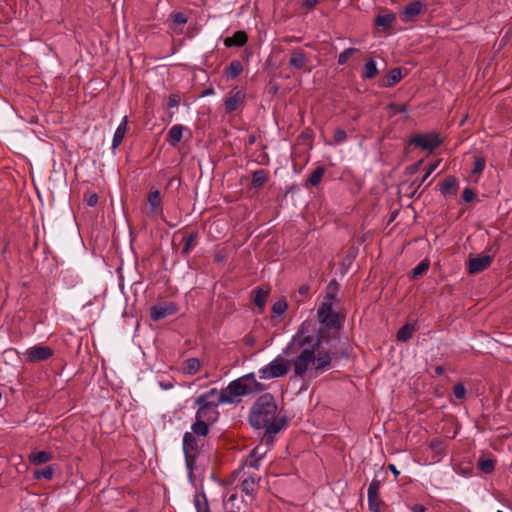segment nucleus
<instances>
[{
  "label": "nucleus",
  "mask_w": 512,
  "mask_h": 512,
  "mask_svg": "<svg viewBox=\"0 0 512 512\" xmlns=\"http://www.w3.org/2000/svg\"><path fill=\"white\" fill-rule=\"evenodd\" d=\"M318 349L313 345L308 346L300 351L297 357L293 360L294 373L298 377H303L308 371L309 367L314 366V352Z\"/></svg>",
  "instance_id": "nucleus-7"
},
{
  "label": "nucleus",
  "mask_w": 512,
  "mask_h": 512,
  "mask_svg": "<svg viewBox=\"0 0 512 512\" xmlns=\"http://www.w3.org/2000/svg\"><path fill=\"white\" fill-rule=\"evenodd\" d=\"M325 167L324 166H318L316 167L313 172L310 174V176L307 179V184L313 187H316L320 184L323 175L325 173Z\"/></svg>",
  "instance_id": "nucleus-37"
},
{
  "label": "nucleus",
  "mask_w": 512,
  "mask_h": 512,
  "mask_svg": "<svg viewBox=\"0 0 512 512\" xmlns=\"http://www.w3.org/2000/svg\"><path fill=\"white\" fill-rule=\"evenodd\" d=\"M243 342H244V344L246 346L252 347V346L255 345L256 339H255V337L253 335L247 334V335L244 336Z\"/></svg>",
  "instance_id": "nucleus-58"
},
{
  "label": "nucleus",
  "mask_w": 512,
  "mask_h": 512,
  "mask_svg": "<svg viewBox=\"0 0 512 512\" xmlns=\"http://www.w3.org/2000/svg\"><path fill=\"white\" fill-rule=\"evenodd\" d=\"M254 293V304L259 308H263L269 296V289L265 287H257L254 290Z\"/></svg>",
  "instance_id": "nucleus-35"
},
{
  "label": "nucleus",
  "mask_w": 512,
  "mask_h": 512,
  "mask_svg": "<svg viewBox=\"0 0 512 512\" xmlns=\"http://www.w3.org/2000/svg\"><path fill=\"white\" fill-rule=\"evenodd\" d=\"M337 292H338V283L335 280H333L326 287L325 301H330L333 304V301L336 298Z\"/></svg>",
  "instance_id": "nucleus-42"
},
{
  "label": "nucleus",
  "mask_w": 512,
  "mask_h": 512,
  "mask_svg": "<svg viewBox=\"0 0 512 512\" xmlns=\"http://www.w3.org/2000/svg\"><path fill=\"white\" fill-rule=\"evenodd\" d=\"M380 487L381 482L377 479H373L369 484L367 497H368V506L371 512H381V506L383 505V501L380 498Z\"/></svg>",
  "instance_id": "nucleus-9"
},
{
  "label": "nucleus",
  "mask_w": 512,
  "mask_h": 512,
  "mask_svg": "<svg viewBox=\"0 0 512 512\" xmlns=\"http://www.w3.org/2000/svg\"><path fill=\"white\" fill-rule=\"evenodd\" d=\"M493 256L480 255L472 257L468 260V273L471 275L478 274L486 270L492 263Z\"/></svg>",
  "instance_id": "nucleus-15"
},
{
  "label": "nucleus",
  "mask_w": 512,
  "mask_h": 512,
  "mask_svg": "<svg viewBox=\"0 0 512 512\" xmlns=\"http://www.w3.org/2000/svg\"><path fill=\"white\" fill-rule=\"evenodd\" d=\"M248 41V35L245 31H237L231 37L224 38L223 42L227 48L243 47Z\"/></svg>",
  "instance_id": "nucleus-19"
},
{
  "label": "nucleus",
  "mask_w": 512,
  "mask_h": 512,
  "mask_svg": "<svg viewBox=\"0 0 512 512\" xmlns=\"http://www.w3.org/2000/svg\"><path fill=\"white\" fill-rule=\"evenodd\" d=\"M310 293V286L307 284H303L298 288V294L301 296L300 299H297L298 301H302L305 299Z\"/></svg>",
  "instance_id": "nucleus-54"
},
{
  "label": "nucleus",
  "mask_w": 512,
  "mask_h": 512,
  "mask_svg": "<svg viewBox=\"0 0 512 512\" xmlns=\"http://www.w3.org/2000/svg\"><path fill=\"white\" fill-rule=\"evenodd\" d=\"M205 445V439L195 436L193 433H184L183 452L185 456L186 468L191 475L198 455L202 452Z\"/></svg>",
  "instance_id": "nucleus-4"
},
{
  "label": "nucleus",
  "mask_w": 512,
  "mask_h": 512,
  "mask_svg": "<svg viewBox=\"0 0 512 512\" xmlns=\"http://www.w3.org/2000/svg\"><path fill=\"white\" fill-rule=\"evenodd\" d=\"M288 371L289 363L282 356H277L269 364L259 369L258 374L261 380H268L283 377Z\"/></svg>",
  "instance_id": "nucleus-6"
},
{
  "label": "nucleus",
  "mask_w": 512,
  "mask_h": 512,
  "mask_svg": "<svg viewBox=\"0 0 512 512\" xmlns=\"http://www.w3.org/2000/svg\"><path fill=\"white\" fill-rule=\"evenodd\" d=\"M396 21V16L393 13L378 15L374 21L375 25L379 27H383L384 30L391 29L394 22Z\"/></svg>",
  "instance_id": "nucleus-31"
},
{
  "label": "nucleus",
  "mask_w": 512,
  "mask_h": 512,
  "mask_svg": "<svg viewBox=\"0 0 512 512\" xmlns=\"http://www.w3.org/2000/svg\"><path fill=\"white\" fill-rule=\"evenodd\" d=\"M147 201L150 206V214L156 215L161 209L162 197L158 189L152 188L147 196Z\"/></svg>",
  "instance_id": "nucleus-23"
},
{
  "label": "nucleus",
  "mask_w": 512,
  "mask_h": 512,
  "mask_svg": "<svg viewBox=\"0 0 512 512\" xmlns=\"http://www.w3.org/2000/svg\"><path fill=\"white\" fill-rule=\"evenodd\" d=\"M346 139H347V134H346L345 130H343L341 128H338L335 130L333 144H336V145L341 144Z\"/></svg>",
  "instance_id": "nucleus-49"
},
{
  "label": "nucleus",
  "mask_w": 512,
  "mask_h": 512,
  "mask_svg": "<svg viewBox=\"0 0 512 512\" xmlns=\"http://www.w3.org/2000/svg\"><path fill=\"white\" fill-rule=\"evenodd\" d=\"M426 10V4L420 0L413 1L406 5L400 13L403 22L413 21L418 15Z\"/></svg>",
  "instance_id": "nucleus-16"
},
{
  "label": "nucleus",
  "mask_w": 512,
  "mask_h": 512,
  "mask_svg": "<svg viewBox=\"0 0 512 512\" xmlns=\"http://www.w3.org/2000/svg\"><path fill=\"white\" fill-rule=\"evenodd\" d=\"M359 52H360V50L358 48H354V47H350V48L345 49L338 56V64L339 65H345L352 55H354L356 53H359Z\"/></svg>",
  "instance_id": "nucleus-44"
},
{
  "label": "nucleus",
  "mask_w": 512,
  "mask_h": 512,
  "mask_svg": "<svg viewBox=\"0 0 512 512\" xmlns=\"http://www.w3.org/2000/svg\"><path fill=\"white\" fill-rule=\"evenodd\" d=\"M268 181V173L264 169L255 170L252 173L251 187L255 189L262 188Z\"/></svg>",
  "instance_id": "nucleus-27"
},
{
  "label": "nucleus",
  "mask_w": 512,
  "mask_h": 512,
  "mask_svg": "<svg viewBox=\"0 0 512 512\" xmlns=\"http://www.w3.org/2000/svg\"><path fill=\"white\" fill-rule=\"evenodd\" d=\"M317 318L322 327L333 328L335 335L339 332L344 323L345 317L333 310L330 301H324L317 310Z\"/></svg>",
  "instance_id": "nucleus-5"
},
{
  "label": "nucleus",
  "mask_w": 512,
  "mask_h": 512,
  "mask_svg": "<svg viewBox=\"0 0 512 512\" xmlns=\"http://www.w3.org/2000/svg\"><path fill=\"white\" fill-rule=\"evenodd\" d=\"M182 241L184 242V247L181 254L187 256L197 245L198 232H191L189 235L183 237Z\"/></svg>",
  "instance_id": "nucleus-28"
},
{
  "label": "nucleus",
  "mask_w": 512,
  "mask_h": 512,
  "mask_svg": "<svg viewBox=\"0 0 512 512\" xmlns=\"http://www.w3.org/2000/svg\"><path fill=\"white\" fill-rule=\"evenodd\" d=\"M476 194L474 190L470 187H467L463 190L462 198L464 202L469 203L475 198Z\"/></svg>",
  "instance_id": "nucleus-52"
},
{
  "label": "nucleus",
  "mask_w": 512,
  "mask_h": 512,
  "mask_svg": "<svg viewBox=\"0 0 512 512\" xmlns=\"http://www.w3.org/2000/svg\"><path fill=\"white\" fill-rule=\"evenodd\" d=\"M389 108L391 110H393V112L395 114H401V113H406L407 112V107L406 105H400V104H396V103H391L389 105Z\"/></svg>",
  "instance_id": "nucleus-55"
},
{
  "label": "nucleus",
  "mask_w": 512,
  "mask_h": 512,
  "mask_svg": "<svg viewBox=\"0 0 512 512\" xmlns=\"http://www.w3.org/2000/svg\"><path fill=\"white\" fill-rule=\"evenodd\" d=\"M511 36H512V34L509 33V30H508L507 33L504 35V37L501 39V44L505 45L508 42L509 37H511Z\"/></svg>",
  "instance_id": "nucleus-64"
},
{
  "label": "nucleus",
  "mask_w": 512,
  "mask_h": 512,
  "mask_svg": "<svg viewBox=\"0 0 512 512\" xmlns=\"http://www.w3.org/2000/svg\"><path fill=\"white\" fill-rule=\"evenodd\" d=\"M318 2L319 0H304L301 6L307 10H312Z\"/></svg>",
  "instance_id": "nucleus-57"
},
{
  "label": "nucleus",
  "mask_w": 512,
  "mask_h": 512,
  "mask_svg": "<svg viewBox=\"0 0 512 512\" xmlns=\"http://www.w3.org/2000/svg\"><path fill=\"white\" fill-rule=\"evenodd\" d=\"M496 460L492 457H487L485 455H482L477 460V468L485 473V474H491L495 470Z\"/></svg>",
  "instance_id": "nucleus-25"
},
{
  "label": "nucleus",
  "mask_w": 512,
  "mask_h": 512,
  "mask_svg": "<svg viewBox=\"0 0 512 512\" xmlns=\"http://www.w3.org/2000/svg\"><path fill=\"white\" fill-rule=\"evenodd\" d=\"M187 130L181 124L173 125L168 131L166 141L172 146L176 147L183 138V132Z\"/></svg>",
  "instance_id": "nucleus-22"
},
{
  "label": "nucleus",
  "mask_w": 512,
  "mask_h": 512,
  "mask_svg": "<svg viewBox=\"0 0 512 512\" xmlns=\"http://www.w3.org/2000/svg\"><path fill=\"white\" fill-rule=\"evenodd\" d=\"M332 356L328 351H319L314 353V366L311 367V371H324L331 366Z\"/></svg>",
  "instance_id": "nucleus-18"
},
{
  "label": "nucleus",
  "mask_w": 512,
  "mask_h": 512,
  "mask_svg": "<svg viewBox=\"0 0 512 512\" xmlns=\"http://www.w3.org/2000/svg\"><path fill=\"white\" fill-rule=\"evenodd\" d=\"M180 100H181V98H180L179 94H170L168 97V103H167L168 108L177 107L180 103Z\"/></svg>",
  "instance_id": "nucleus-53"
},
{
  "label": "nucleus",
  "mask_w": 512,
  "mask_h": 512,
  "mask_svg": "<svg viewBox=\"0 0 512 512\" xmlns=\"http://www.w3.org/2000/svg\"><path fill=\"white\" fill-rule=\"evenodd\" d=\"M486 166V160L484 157L475 156L473 162V169L471 171L472 175H480Z\"/></svg>",
  "instance_id": "nucleus-43"
},
{
  "label": "nucleus",
  "mask_w": 512,
  "mask_h": 512,
  "mask_svg": "<svg viewBox=\"0 0 512 512\" xmlns=\"http://www.w3.org/2000/svg\"><path fill=\"white\" fill-rule=\"evenodd\" d=\"M243 72V65L239 60H233L224 69V74L228 79H235Z\"/></svg>",
  "instance_id": "nucleus-29"
},
{
  "label": "nucleus",
  "mask_w": 512,
  "mask_h": 512,
  "mask_svg": "<svg viewBox=\"0 0 512 512\" xmlns=\"http://www.w3.org/2000/svg\"><path fill=\"white\" fill-rule=\"evenodd\" d=\"M220 404L226 403L220 401V391H218V389L212 388L209 391L200 394L194 401V406L198 407L195 419L204 421L208 424H213L219 417L217 408Z\"/></svg>",
  "instance_id": "nucleus-3"
},
{
  "label": "nucleus",
  "mask_w": 512,
  "mask_h": 512,
  "mask_svg": "<svg viewBox=\"0 0 512 512\" xmlns=\"http://www.w3.org/2000/svg\"><path fill=\"white\" fill-rule=\"evenodd\" d=\"M440 163V160H437L435 161L434 163H431L427 168H426V173L425 175L422 177L420 183L418 184V187H420L425 181L426 179L437 169L438 165Z\"/></svg>",
  "instance_id": "nucleus-50"
},
{
  "label": "nucleus",
  "mask_w": 512,
  "mask_h": 512,
  "mask_svg": "<svg viewBox=\"0 0 512 512\" xmlns=\"http://www.w3.org/2000/svg\"><path fill=\"white\" fill-rule=\"evenodd\" d=\"M453 393L457 399L462 400L465 398L466 388L462 383H457L453 386Z\"/></svg>",
  "instance_id": "nucleus-48"
},
{
  "label": "nucleus",
  "mask_w": 512,
  "mask_h": 512,
  "mask_svg": "<svg viewBox=\"0 0 512 512\" xmlns=\"http://www.w3.org/2000/svg\"><path fill=\"white\" fill-rule=\"evenodd\" d=\"M128 129V119L125 116L117 127L112 140V149H116L123 141Z\"/></svg>",
  "instance_id": "nucleus-24"
},
{
  "label": "nucleus",
  "mask_w": 512,
  "mask_h": 512,
  "mask_svg": "<svg viewBox=\"0 0 512 512\" xmlns=\"http://www.w3.org/2000/svg\"><path fill=\"white\" fill-rule=\"evenodd\" d=\"M54 467L49 465V466H46L42 469H37L33 472V478L35 480H51L53 478V475H54Z\"/></svg>",
  "instance_id": "nucleus-38"
},
{
  "label": "nucleus",
  "mask_w": 512,
  "mask_h": 512,
  "mask_svg": "<svg viewBox=\"0 0 512 512\" xmlns=\"http://www.w3.org/2000/svg\"><path fill=\"white\" fill-rule=\"evenodd\" d=\"M407 507L409 508V510L411 512H426L427 511V508L424 505L418 504V503L409 504V505H407Z\"/></svg>",
  "instance_id": "nucleus-56"
},
{
  "label": "nucleus",
  "mask_w": 512,
  "mask_h": 512,
  "mask_svg": "<svg viewBox=\"0 0 512 512\" xmlns=\"http://www.w3.org/2000/svg\"><path fill=\"white\" fill-rule=\"evenodd\" d=\"M194 505L197 512H210L208 500L204 492H197L195 494Z\"/></svg>",
  "instance_id": "nucleus-33"
},
{
  "label": "nucleus",
  "mask_w": 512,
  "mask_h": 512,
  "mask_svg": "<svg viewBox=\"0 0 512 512\" xmlns=\"http://www.w3.org/2000/svg\"><path fill=\"white\" fill-rule=\"evenodd\" d=\"M209 425L210 424L204 421L195 419V422L191 425V431L189 433H193L195 436L205 439L210 431Z\"/></svg>",
  "instance_id": "nucleus-30"
},
{
  "label": "nucleus",
  "mask_w": 512,
  "mask_h": 512,
  "mask_svg": "<svg viewBox=\"0 0 512 512\" xmlns=\"http://www.w3.org/2000/svg\"><path fill=\"white\" fill-rule=\"evenodd\" d=\"M313 342L314 338H308L296 333L283 352L287 356L297 354L300 353L302 349L307 348L306 345L311 346Z\"/></svg>",
  "instance_id": "nucleus-13"
},
{
  "label": "nucleus",
  "mask_w": 512,
  "mask_h": 512,
  "mask_svg": "<svg viewBox=\"0 0 512 512\" xmlns=\"http://www.w3.org/2000/svg\"><path fill=\"white\" fill-rule=\"evenodd\" d=\"M430 263L427 259L422 260L416 267L412 270V278L417 279L418 277L425 274L429 269Z\"/></svg>",
  "instance_id": "nucleus-41"
},
{
  "label": "nucleus",
  "mask_w": 512,
  "mask_h": 512,
  "mask_svg": "<svg viewBox=\"0 0 512 512\" xmlns=\"http://www.w3.org/2000/svg\"><path fill=\"white\" fill-rule=\"evenodd\" d=\"M277 410L275 397L268 392L260 395L250 408L249 423L264 430L262 441L266 446H272L274 436L287 425L286 417H278Z\"/></svg>",
  "instance_id": "nucleus-1"
},
{
  "label": "nucleus",
  "mask_w": 512,
  "mask_h": 512,
  "mask_svg": "<svg viewBox=\"0 0 512 512\" xmlns=\"http://www.w3.org/2000/svg\"><path fill=\"white\" fill-rule=\"evenodd\" d=\"M201 367L200 360L196 357H191L185 360L183 372L188 375H195Z\"/></svg>",
  "instance_id": "nucleus-34"
},
{
  "label": "nucleus",
  "mask_w": 512,
  "mask_h": 512,
  "mask_svg": "<svg viewBox=\"0 0 512 512\" xmlns=\"http://www.w3.org/2000/svg\"><path fill=\"white\" fill-rule=\"evenodd\" d=\"M388 469L394 474L395 477H397L399 475V471L397 470L396 466L393 465V464H390L388 466Z\"/></svg>",
  "instance_id": "nucleus-62"
},
{
  "label": "nucleus",
  "mask_w": 512,
  "mask_h": 512,
  "mask_svg": "<svg viewBox=\"0 0 512 512\" xmlns=\"http://www.w3.org/2000/svg\"><path fill=\"white\" fill-rule=\"evenodd\" d=\"M160 386L164 389V390H168L170 388L173 387V384L171 382H160Z\"/></svg>",
  "instance_id": "nucleus-63"
},
{
  "label": "nucleus",
  "mask_w": 512,
  "mask_h": 512,
  "mask_svg": "<svg viewBox=\"0 0 512 512\" xmlns=\"http://www.w3.org/2000/svg\"><path fill=\"white\" fill-rule=\"evenodd\" d=\"M53 350L48 346H33L25 352L28 362L37 363L48 360L53 356Z\"/></svg>",
  "instance_id": "nucleus-11"
},
{
  "label": "nucleus",
  "mask_w": 512,
  "mask_h": 512,
  "mask_svg": "<svg viewBox=\"0 0 512 512\" xmlns=\"http://www.w3.org/2000/svg\"><path fill=\"white\" fill-rule=\"evenodd\" d=\"M313 323L311 321H304L298 328L297 334L306 336L308 338H314L312 335L313 332Z\"/></svg>",
  "instance_id": "nucleus-45"
},
{
  "label": "nucleus",
  "mask_w": 512,
  "mask_h": 512,
  "mask_svg": "<svg viewBox=\"0 0 512 512\" xmlns=\"http://www.w3.org/2000/svg\"><path fill=\"white\" fill-rule=\"evenodd\" d=\"M257 487V480L256 477L253 475H250L242 480L241 482V490L246 495H253Z\"/></svg>",
  "instance_id": "nucleus-36"
},
{
  "label": "nucleus",
  "mask_w": 512,
  "mask_h": 512,
  "mask_svg": "<svg viewBox=\"0 0 512 512\" xmlns=\"http://www.w3.org/2000/svg\"><path fill=\"white\" fill-rule=\"evenodd\" d=\"M332 340H337V341L339 340L338 333L336 334V337H335L333 328L320 327L317 330V334H316V337L314 338V342L312 345L314 346V348L319 349V346L321 345V343L331 344Z\"/></svg>",
  "instance_id": "nucleus-17"
},
{
  "label": "nucleus",
  "mask_w": 512,
  "mask_h": 512,
  "mask_svg": "<svg viewBox=\"0 0 512 512\" xmlns=\"http://www.w3.org/2000/svg\"><path fill=\"white\" fill-rule=\"evenodd\" d=\"M246 93L242 90H232L228 98L224 101V109L226 114H231L239 107L245 104Z\"/></svg>",
  "instance_id": "nucleus-14"
},
{
  "label": "nucleus",
  "mask_w": 512,
  "mask_h": 512,
  "mask_svg": "<svg viewBox=\"0 0 512 512\" xmlns=\"http://www.w3.org/2000/svg\"><path fill=\"white\" fill-rule=\"evenodd\" d=\"M84 201L90 207H94L98 203V195L96 193H86L84 195Z\"/></svg>",
  "instance_id": "nucleus-51"
},
{
  "label": "nucleus",
  "mask_w": 512,
  "mask_h": 512,
  "mask_svg": "<svg viewBox=\"0 0 512 512\" xmlns=\"http://www.w3.org/2000/svg\"><path fill=\"white\" fill-rule=\"evenodd\" d=\"M459 184L454 176H448L441 183L440 192L444 197L455 196L457 194Z\"/></svg>",
  "instance_id": "nucleus-20"
},
{
  "label": "nucleus",
  "mask_w": 512,
  "mask_h": 512,
  "mask_svg": "<svg viewBox=\"0 0 512 512\" xmlns=\"http://www.w3.org/2000/svg\"><path fill=\"white\" fill-rule=\"evenodd\" d=\"M441 441L439 440H432L430 442V448L435 452H440L441 450Z\"/></svg>",
  "instance_id": "nucleus-59"
},
{
  "label": "nucleus",
  "mask_w": 512,
  "mask_h": 512,
  "mask_svg": "<svg viewBox=\"0 0 512 512\" xmlns=\"http://www.w3.org/2000/svg\"><path fill=\"white\" fill-rule=\"evenodd\" d=\"M423 163V160H419L418 162H416L415 164L411 165L408 169L410 170V173H414L419 167L420 165Z\"/></svg>",
  "instance_id": "nucleus-61"
},
{
  "label": "nucleus",
  "mask_w": 512,
  "mask_h": 512,
  "mask_svg": "<svg viewBox=\"0 0 512 512\" xmlns=\"http://www.w3.org/2000/svg\"><path fill=\"white\" fill-rule=\"evenodd\" d=\"M415 331L414 325L408 323L402 326L398 332H397V340L406 342L410 340L413 336V333Z\"/></svg>",
  "instance_id": "nucleus-39"
},
{
  "label": "nucleus",
  "mask_w": 512,
  "mask_h": 512,
  "mask_svg": "<svg viewBox=\"0 0 512 512\" xmlns=\"http://www.w3.org/2000/svg\"><path fill=\"white\" fill-rule=\"evenodd\" d=\"M174 185H176V187L178 188L181 185V178H178V177L170 178V180L168 181V186L172 187Z\"/></svg>",
  "instance_id": "nucleus-60"
},
{
  "label": "nucleus",
  "mask_w": 512,
  "mask_h": 512,
  "mask_svg": "<svg viewBox=\"0 0 512 512\" xmlns=\"http://www.w3.org/2000/svg\"><path fill=\"white\" fill-rule=\"evenodd\" d=\"M265 451H260L259 447H255L249 455L248 465L252 468L258 469L260 465V461L265 455Z\"/></svg>",
  "instance_id": "nucleus-40"
},
{
  "label": "nucleus",
  "mask_w": 512,
  "mask_h": 512,
  "mask_svg": "<svg viewBox=\"0 0 512 512\" xmlns=\"http://www.w3.org/2000/svg\"><path fill=\"white\" fill-rule=\"evenodd\" d=\"M53 459V454L50 451L34 450L28 455V460L32 465L39 466L45 464Z\"/></svg>",
  "instance_id": "nucleus-21"
},
{
  "label": "nucleus",
  "mask_w": 512,
  "mask_h": 512,
  "mask_svg": "<svg viewBox=\"0 0 512 512\" xmlns=\"http://www.w3.org/2000/svg\"><path fill=\"white\" fill-rule=\"evenodd\" d=\"M308 63L307 53L300 47L293 48L290 52L289 66L295 70H304L308 73L311 68H306Z\"/></svg>",
  "instance_id": "nucleus-12"
},
{
  "label": "nucleus",
  "mask_w": 512,
  "mask_h": 512,
  "mask_svg": "<svg viewBox=\"0 0 512 512\" xmlns=\"http://www.w3.org/2000/svg\"><path fill=\"white\" fill-rule=\"evenodd\" d=\"M177 312V305L173 302H163L153 305L150 308V318L153 321H160Z\"/></svg>",
  "instance_id": "nucleus-10"
},
{
  "label": "nucleus",
  "mask_w": 512,
  "mask_h": 512,
  "mask_svg": "<svg viewBox=\"0 0 512 512\" xmlns=\"http://www.w3.org/2000/svg\"><path fill=\"white\" fill-rule=\"evenodd\" d=\"M267 389L266 385L256 379L254 372L247 373L233 381L220 391V401L237 404L244 396L254 395Z\"/></svg>",
  "instance_id": "nucleus-2"
},
{
  "label": "nucleus",
  "mask_w": 512,
  "mask_h": 512,
  "mask_svg": "<svg viewBox=\"0 0 512 512\" xmlns=\"http://www.w3.org/2000/svg\"><path fill=\"white\" fill-rule=\"evenodd\" d=\"M379 71L376 66V62L374 59H369L365 62L362 78L363 79H374L378 75Z\"/></svg>",
  "instance_id": "nucleus-32"
},
{
  "label": "nucleus",
  "mask_w": 512,
  "mask_h": 512,
  "mask_svg": "<svg viewBox=\"0 0 512 512\" xmlns=\"http://www.w3.org/2000/svg\"><path fill=\"white\" fill-rule=\"evenodd\" d=\"M401 79H402V70H401V68H399V67L393 68L385 76V80L382 83V86L383 87H393L398 82H400Z\"/></svg>",
  "instance_id": "nucleus-26"
},
{
  "label": "nucleus",
  "mask_w": 512,
  "mask_h": 512,
  "mask_svg": "<svg viewBox=\"0 0 512 512\" xmlns=\"http://www.w3.org/2000/svg\"><path fill=\"white\" fill-rule=\"evenodd\" d=\"M173 23L177 26H183L187 23V16L183 12H177L171 15Z\"/></svg>",
  "instance_id": "nucleus-47"
},
{
  "label": "nucleus",
  "mask_w": 512,
  "mask_h": 512,
  "mask_svg": "<svg viewBox=\"0 0 512 512\" xmlns=\"http://www.w3.org/2000/svg\"><path fill=\"white\" fill-rule=\"evenodd\" d=\"M288 308V304L285 299H279L272 306V313L276 316L283 315Z\"/></svg>",
  "instance_id": "nucleus-46"
},
{
  "label": "nucleus",
  "mask_w": 512,
  "mask_h": 512,
  "mask_svg": "<svg viewBox=\"0 0 512 512\" xmlns=\"http://www.w3.org/2000/svg\"><path fill=\"white\" fill-rule=\"evenodd\" d=\"M409 144L432 152L434 149L440 146L441 140L435 133H426L413 136L410 139Z\"/></svg>",
  "instance_id": "nucleus-8"
}]
</instances>
